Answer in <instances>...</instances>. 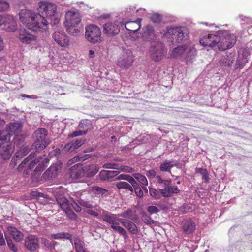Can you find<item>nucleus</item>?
<instances>
[{
	"label": "nucleus",
	"mask_w": 252,
	"mask_h": 252,
	"mask_svg": "<svg viewBox=\"0 0 252 252\" xmlns=\"http://www.w3.org/2000/svg\"><path fill=\"white\" fill-rule=\"evenodd\" d=\"M19 19L26 27L34 32L46 31L50 24L52 26L60 21L57 12V6L51 2L40 3L38 13L27 9H22L19 13Z\"/></svg>",
	"instance_id": "obj_1"
},
{
	"label": "nucleus",
	"mask_w": 252,
	"mask_h": 252,
	"mask_svg": "<svg viewBox=\"0 0 252 252\" xmlns=\"http://www.w3.org/2000/svg\"><path fill=\"white\" fill-rule=\"evenodd\" d=\"M5 121L0 118V137L3 141L10 142L12 136L20 134L23 125L20 122H10L3 127Z\"/></svg>",
	"instance_id": "obj_2"
},
{
	"label": "nucleus",
	"mask_w": 252,
	"mask_h": 252,
	"mask_svg": "<svg viewBox=\"0 0 252 252\" xmlns=\"http://www.w3.org/2000/svg\"><path fill=\"white\" fill-rule=\"evenodd\" d=\"M64 25L68 33L74 36L79 34L81 28V20L75 12L68 11L65 16Z\"/></svg>",
	"instance_id": "obj_3"
},
{
	"label": "nucleus",
	"mask_w": 252,
	"mask_h": 252,
	"mask_svg": "<svg viewBox=\"0 0 252 252\" xmlns=\"http://www.w3.org/2000/svg\"><path fill=\"white\" fill-rule=\"evenodd\" d=\"M217 33L219 38L217 46L220 51L229 49L236 43V36L228 31L219 30Z\"/></svg>",
	"instance_id": "obj_4"
},
{
	"label": "nucleus",
	"mask_w": 252,
	"mask_h": 252,
	"mask_svg": "<svg viewBox=\"0 0 252 252\" xmlns=\"http://www.w3.org/2000/svg\"><path fill=\"white\" fill-rule=\"evenodd\" d=\"M157 184L161 188L160 189L162 197L168 198L172 196L174 194L180 192V190L176 186H172L171 179H164L160 175L157 177Z\"/></svg>",
	"instance_id": "obj_5"
},
{
	"label": "nucleus",
	"mask_w": 252,
	"mask_h": 252,
	"mask_svg": "<svg viewBox=\"0 0 252 252\" xmlns=\"http://www.w3.org/2000/svg\"><path fill=\"white\" fill-rule=\"evenodd\" d=\"M167 49L161 41H154L149 47V56L153 61L159 62L166 55Z\"/></svg>",
	"instance_id": "obj_6"
},
{
	"label": "nucleus",
	"mask_w": 252,
	"mask_h": 252,
	"mask_svg": "<svg viewBox=\"0 0 252 252\" xmlns=\"http://www.w3.org/2000/svg\"><path fill=\"white\" fill-rule=\"evenodd\" d=\"M102 215L103 221L110 224L111 228L113 230L117 231L120 235H122L125 241L129 238L126 230L123 227L119 226V222L116 221V214L103 210Z\"/></svg>",
	"instance_id": "obj_7"
},
{
	"label": "nucleus",
	"mask_w": 252,
	"mask_h": 252,
	"mask_svg": "<svg viewBox=\"0 0 252 252\" xmlns=\"http://www.w3.org/2000/svg\"><path fill=\"white\" fill-rule=\"evenodd\" d=\"M85 36L86 40L92 44L99 43L103 40L100 29L94 24L87 25L85 27Z\"/></svg>",
	"instance_id": "obj_8"
},
{
	"label": "nucleus",
	"mask_w": 252,
	"mask_h": 252,
	"mask_svg": "<svg viewBox=\"0 0 252 252\" xmlns=\"http://www.w3.org/2000/svg\"><path fill=\"white\" fill-rule=\"evenodd\" d=\"M167 33L177 43L188 41L189 32L185 27H167Z\"/></svg>",
	"instance_id": "obj_9"
},
{
	"label": "nucleus",
	"mask_w": 252,
	"mask_h": 252,
	"mask_svg": "<svg viewBox=\"0 0 252 252\" xmlns=\"http://www.w3.org/2000/svg\"><path fill=\"white\" fill-rule=\"evenodd\" d=\"M134 62V56L130 49H125L123 54L118 60L117 65L121 68L127 69L132 65Z\"/></svg>",
	"instance_id": "obj_10"
},
{
	"label": "nucleus",
	"mask_w": 252,
	"mask_h": 252,
	"mask_svg": "<svg viewBox=\"0 0 252 252\" xmlns=\"http://www.w3.org/2000/svg\"><path fill=\"white\" fill-rule=\"evenodd\" d=\"M17 38L23 44H29L37 40L36 35L32 33L25 28H21L17 32Z\"/></svg>",
	"instance_id": "obj_11"
},
{
	"label": "nucleus",
	"mask_w": 252,
	"mask_h": 252,
	"mask_svg": "<svg viewBox=\"0 0 252 252\" xmlns=\"http://www.w3.org/2000/svg\"><path fill=\"white\" fill-rule=\"evenodd\" d=\"M24 246L28 250L35 252L39 248V238L35 235L29 234L24 239Z\"/></svg>",
	"instance_id": "obj_12"
},
{
	"label": "nucleus",
	"mask_w": 252,
	"mask_h": 252,
	"mask_svg": "<svg viewBox=\"0 0 252 252\" xmlns=\"http://www.w3.org/2000/svg\"><path fill=\"white\" fill-rule=\"evenodd\" d=\"M250 55V51L247 49H240L238 51V55L235 63V69H242L248 63Z\"/></svg>",
	"instance_id": "obj_13"
},
{
	"label": "nucleus",
	"mask_w": 252,
	"mask_h": 252,
	"mask_svg": "<svg viewBox=\"0 0 252 252\" xmlns=\"http://www.w3.org/2000/svg\"><path fill=\"white\" fill-rule=\"evenodd\" d=\"M13 152V148L11 143L2 142V144L0 146V161L9 160Z\"/></svg>",
	"instance_id": "obj_14"
},
{
	"label": "nucleus",
	"mask_w": 252,
	"mask_h": 252,
	"mask_svg": "<svg viewBox=\"0 0 252 252\" xmlns=\"http://www.w3.org/2000/svg\"><path fill=\"white\" fill-rule=\"evenodd\" d=\"M52 37L54 40L61 47H66L69 45V38L62 30L55 32Z\"/></svg>",
	"instance_id": "obj_15"
},
{
	"label": "nucleus",
	"mask_w": 252,
	"mask_h": 252,
	"mask_svg": "<svg viewBox=\"0 0 252 252\" xmlns=\"http://www.w3.org/2000/svg\"><path fill=\"white\" fill-rule=\"evenodd\" d=\"M218 34H209L203 36L200 39V43L203 47L213 48L218 43Z\"/></svg>",
	"instance_id": "obj_16"
},
{
	"label": "nucleus",
	"mask_w": 252,
	"mask_h": 252,
	"mask_svg": "<svg viewBox=\"0 0 252 252\" xmlns=\"http://www.w3.org/2000/svg\"><path fill=\"white\" fill-rule=\"evenodd\" d=\"M69 171L70 176L72 179H79L85 177L84 166L80 163L71 166Z\"/></svg>",
	"instance_id": "obj_17"
},
{
	"label": "nucleus",
	"mask_w": 252,
	"mask_h": 252,
	"mask_svg": "<svg viewBox=\"0 0 252 252\" xmlns=\"http://www.w3.org/2000/svg\"><path fill=\"white\" fill-rule=\"evenodd\" d=\"M142 38L145 41L150 42V44L154 41H157L156 35L154 28L150 25H148L144 29Z\"/></svg>",
	"instance_id": "obj_18"
},
{
	"label": "nucleus",
	"mask_w": 252,
	"mask_h": 252,
	"mask_svg": "<svg viewBox=\"0 0 252 252\" xmlns=\"http://www.w3.org/2000/svg\"><path fill=\"white\" fill-rule=\"evenodd\" d=\"M2 23L4 29L8 32H14L17 29V22L13 16L7 15L3 19Z\"/></svg>",
	"instance_id": "obj_19"
},
{
	"label": "nucleus",
	"mask_w": 252,
	"mask_h": 252,
	"mask_svg": "<svg viewBox=\"0 0 252 252\" xmlns=\"http://www.w3.org/2000/svg\"><path fill=\"white\" fill-rule=\"evenodd\" d=\"M236 53L232 51H227L225 55H223L220 60L221 65L231 68L234 61Z\"/></svg>",
	"instance_id": "obj_20"
},
{
	"label": "nucleus",
	"mask_w": 252,
	"mask_h": 252,
	"mask_svg": "<svg viewBox=\"0 0 252 252\" xmlns=\"http://www.w3.org/2000/svg\"><path fill=\"white\" fill-rule=\"evenodd\" d=\"M103 32L107 36H113L120 32L119 26L112 23H107L103 25Z\"/></svg>",
	"instance_id": "obj_21"
},
{
	"label": "nucleus",
	"mask_w": 252,
	"mask_h": 252,
	"mask_svg": "<svg viewBox=\"0 0 252 252\" xmlns=\"http://www.w3.org/2000/svg\"><path fill=\"white\" fill-rule=\"evenodd\" d=\"M86 140L82 138H77L75 140L65 144L64 149L67 152H73L83 145Z\"/></svg>",
	"instance_id": "obj_22"
},
{
	"label": "nucleus",
	"mask_w": 252,
	"mask_h": 252,
	"mask_svg": "<svg viewBox=\"0 0 252 252\" xmlns=\"http://www.w3.org/2000/svg\"><path fill=\"white\" fill-rule=\"evenodd\" d=\"M85 177L91 178L94 177L98 172L99 167L97 164H87L84 166Z\"/></svg>",
	"instance_id": "obj_23"
},
{
	"label": "nucleus",
	"mask_w": 252,
	"mask_h": 252,
	"mask_svg": "<svg viewBox=\"0 0 252 252\" xmlns=\"http://www.w3.org/2000/svg\"><path fill=\"white\" fill-rule=\"evenodd\" d=\"M33 143L32 146V150L35 151L36 152H39L44 150L50 144V140H38L33 139Z\"/></svg>",
	"instance_id": "obj_24"
},
{
	"label": "nucleus",
	"mask_w": 252,
	"mask_h": 252,
	"mask_svg": "<svg viewBox=\"0 0 252 252\" xmlns=\"http://www.w3.org/2000/svg\"><path fill=\"white\" fill-rule=\"evenodd\" d=\"M7 229L9 235L16 242H20L23 239V233L16 227L10 226L7 227Z\"/></svg>",
	"instance_id": "obj_25"
},
{
	"label": "nucleus",
	"mask_w": 252,
	"mask_h": 252,
	"mask_svg": "<svg viewBox=\"0 0 252 252\" xmlns=\"http://www.w3.org/2000/svg\"><path fill=\"white\" fill-rule=\"evenodd\" d=\"M174 161L173 160H164L160 163V165L159 166V170L161 172L171 173L172 168L174 166H176L178 168L177 165L176 163L174 164Z\"/></svg>",
	"instance_id": "obj_26"
},
{
	"label": "nucleus",
	"mask_w": 252,
	"mask_h": 252,
	"mask_svg": "<svg viewBox=\"0 0 252 252\" xmlns=\"http://www.w3.org/2000/svg\"><path fill=\"white\" fill-rule=\"evenodd\" d=\"M48 134L47 130L44 128H39L35 130L32 134V138L33 139L38 140H49L47 138Z\"/></svg>",
	"instance_id": "obj_27"
},
{
	"label": "nucleus",
	"mask_w": 252,
	"mask_h": 252,
	"mask_svg": "<svg viewBox=\"0 0 252 252\" xmlns=\"http://www.w3.org/2000/svg\"><path fill=\"white\" fill-rule=\"evenodd\" d=\"M183 229L184 233L187 235L191 234L194 231L196 225L195 222L191 220H186L183 224Z\"/></svg>",
	"instance_id": "obj_28"
},
{
	"label": "nucleus",
	"mask_w": 252,
	"mask_h": 252,
	"mask_svg": "<svg viewBox=\"0 0 252 252\" xmlns=\"http://www.w3.org/2000/svg\"><path fill=\"white\" fill-rule=\"evenodd\" d=\"M12 139H11V141L8 142V143H11L13 148L15 146L20 147L24 143L25 139V136L24 135L21 134V133L20 134L14 135L12 136Z\"/></svg>",
	"instance_id": "obj_29"
},
{
	"label": "nucleus",
	"mask_w": 252,
	"mask_h": 252,
	"mask_svg": "<svg viewBox=\"0 0 252 252\" xmlns=\"http://www.w3.org/2000/svg\"><path fill=\"white\" fill-rule=\"evenodd\" d=\"M92 155L90 154H78L75 156L68 162V164H71L75 162H83L92 157Z\"/></svg>",
	"instance_id": "obj_30"
},
{
	"label": "nucleus",
	"mask_w": 252,
	"mask_h": 252,
	"mask_svg": "<svg viewBox=\"0 0 252 252\" xmlns=\"http://www.w3.org/2000/svg\"><path fill=\"white\" fill-rule=\"evenodd\" d=\"M186 44H183L174 48L171 55L173 58H177L181 56L186 51Z\"/></svg>",
	"instance_id": "obj_31"
},
{
	"label": "nucleus",
	"mask_w": 252,
	"mask_h": 252,
	"mask_svg": "<svg viewBox=\"0 0 252 252\" xmlns=\"http://www.w3.org/2000/svg\"><path fill=\"white\" fill-rule=\"evenodd\" d=\"M58 170V168L56 165H51L43 174L44 178L49 179L54 177Z\"/></svg>",
	"instance_id": "obj_32"
},
{
	"label": "nucleus",
	"mask_w": 252,
	"mask_h": 252,
	"mask_svg": "<svg viewBox=\"0 0 252 252\" xmlns=\"http://www.w3.org/2000/svg\"><path fill=\"white\" fill-rule=\"evenodd\" d=\"M42 159L41 156H38L36 157L29 162L27 168L24 170V172L26 174H29L30 172Z\"/></svg>",
	"instance_id": "obj_33"
},
{
	"label": "nucleus",
	"mask_w": 252,
	"mask_h": 252,
	"mask_svg": "<svg viewBox=\"0 0 252 252\" xmlns=\"http://www.w3.org/2000/svg\"><path fill=\"white\" fill-rule=\"evenodd\" d=\"M186 44L187 47L185 51L186 52V57L189 60L192 59L195 56L196 50L192 45L189 44V41Z\"/></svg>",
	"instance_id": "obj_34"
},
{
	"label": "nucleus",
	"mask_w": 252,
	"mask_h": 252,
	"mask_svg": "<svg viewBox=\"0 0 252 252\" xmlns=\"http://www.w3.org/2000/svg\"><path fill=\"white\" fill-rule=\"evenodd\" d=\"M130 233L133 235H137L138 234V229L136 225L132 221L128 220L125 226Z\"/></svg>",
	"instance_id": "obj_35"
},
{
	"label": "nucleus",
	"mask_w": 252,
	"mask_h": 252,
	"mask_svg": "<svg viewBox=\"0 0 252 252\" xmlns=\"http://www.w3.org/2000/svg\"><path fill=\"white\" fill-rule=\"evenodd\" d=\"M35 156L34 152H31V154L26 157L20 163V164L18 167V169L19 170H22L24 168H26L27 166H28L29 162L31 161L32 158H33Z\"/></svg>",
	"instance_id": "obj_36"
},
{
	"label": "nucleus",
	"mask_w": 252,
	"mask_h": 252,
	"mask_svg": "<svg viewBox=\"0 0 252 252\" xmlns=\"http://www.w3.org/2000/svg\"><path fill=\"white\" fill-rule=\"evenodd\" d=\"M51 238L54 239H66L70 240L71 238V235L68 233L66 232H61L56 234H52L51 235Z\"/></svg>",
	"instance_id": "obj_37"
},
{
	"label": "nucleus",
	"mask_w": 252,
	"mask_h": 252,
	"mask_svg": "<svg viewBox=\"0 0 252 252\" xmlns=\"http://www.w3.org/2000/svg\"><path fill=\"white\" fill-rule=\"evenodd\" d=\"M84 243L80 239L74 240L75 249L77 252H87L84 247Z\"/></svg>",
	"instance_id": "obj_38"
},
{
	"label": "nucleus",
	"mask_w": 252,
	"mask_h": 252,
	"mask_svg": "<svg viewBox=\"0 0 252 252\" xmlns=\"http://www.w3.org/2000/svg\"><path fill=\"white\" fill-rule=\"evenodd\" d=\"M158 188L157 189L155 188L149 187V194L151 196L154 198L156 199H159L162 197V195L161 193L160 189Z\"/></svg>",
	"instance_id": "obj_39"
},
{
	"label": "nucleus",
	"mask_w": 252,
	"mask_h": 252,
	"mask_svg": "<svg viewBox=\"0 0 252 252\" xmlns=\"http://www.w3.org/2000/svg\"><path fill=\"white\" fill-rule=\"evenodd\" d=\"M132 176L140 184L144 186H147L148 185V182L145 176L140 173H133Z\"/></svg>",
	"instance_id": "obj_40"
},
{
	"label": "nucleus",
	"mask_w": 252,
	"mask_h": 252,
	"mask_svg": "<svg viewBox=\"0 0 252 252\" xmlns=\"http://www.w3.org/2000/svg\"><path fill=\"white\" fill-rule=\"evenodd\" d=\"M142 215V220L147 225H152L155 224V221L144 211L141 213Z\"/></svg>",
	"instance_id": "obj_41"
},
{
	"label": "nucleus",
	"mask_w": 252,
	"mask_h": 252,
	"mask_svg": "<svg viewBox=\"0 0 252 252\" xmlns=\"http://www.w3.org/2000/svg\"><path fill=\"white\" fill-rule=\"evenodd\" d=\"M47 167V165H45L44 163H41L40 161L38 163V165L36 167L33 171V175L34 176H39L40 175L41 173L45 170Z\"/></svg>",
	"instance_id": "obj_42"
},
{
	"label": "nucleus",
	"mask_w": 252,
	"mask_h": 252,
	"mask_svg": "<svg viewBox=\"0 0 252 252\" xmlns=\"http://www.w3.org/2000/svg\"><path fill=\"white\" fill-rule=\"evenodd\" d=\"M196 172L200 173L202 176V179L204 180L206 183L209 182V177L207 169L202 168H196Z\"/></svg>",
	"instance_id": "obj_43"
},
{
	"label": "nucleus",
	"mask_w": 252,
	"mask_h": 252,
	"mask_svg": "<svg viewBox=\"0 0 252 252\" xmlns=\"http://www.w3.org/2000/svg\"><path fill=\"white\" fill-rule=\"evenodd\" d=\"M93 189L95 192V193L100 195L102 196H106L109 192L108 190L98 186L94 187Z\"/></svg>",
	"instance_id": "obj_44"
},
{
	"label": "nucleus",
	"mask_w": 252,
	"mask_h": 252,
	"mask_svg": "<svg viewBox=\"0 0 252 252\" xmlns=\"http://www.w3.org/2000/svg\"><path fill=\"white\" fill-rule=\"evenodd\" d=\"M115 186L118 189H125L126 191H128L131 186L130 184L125 181L118 182L116 183Z\"/></svg>",
	"instance_id": "obj_45"
},
{
	"label": "nucleus",
	"mask_w": 252,
	"mask_h": 252,
	"mask_svg": "<svg viewBox=\"0 0 252 252\" xmlns=\"http://www.w3.org/2000/svg\"><path fill=\"white\" fill-rule=\"evenodd\" d=\"M5 234V239L7 242V245L9 247V248L13 252H17L18 251V249L17 247L14 244L13 241L11 240V239L9 237L7 236L6 233H4Z\"/></svg>",
	"instance_id": "obj_46"
},
{
	"label": "nucleus",
	"mask_w": 252,
	"mask_h": 252,
	"mask_svg": "<svg viewBox=\"0 0 252 252\" xmlns=\"http://www.w3.org/2000/svg\"><path fill=\"white\" fill-rule=\"evenodd\" d=\"M42 243L50 250H54L55 246L57 244L56 242H51L45 238H42Z\"/></svg>",
	"instance_id": "obj_47"
},
{
	"label": "nucleus",
	"mask_w": 252,
	"mask_h": 252,
	"mask_svg": "<svg viewBox=\"0 0 252 252\" xmlns=\"http://www.w3.org/2000/svg\"><path fill=\"white\" fill-rule=\"evenodd\" d=\"M30 194L32 196V199H36L39 197H42L46 199H48L49 198L48 195L44 194V193L38 192L36 190L32 191Z\"/></svg>",
	"instance_id": "obj_48"
},
{
	"label": "nucleus",
	"mask_w": 252,
	"mask_h": 252,
	"mask_svg": "<svg viewBox=\"0 0 252 252\" xmlns=\"http://www.w3.org/2000/svg\"><path fill=\"white\" fill-rule=\"evenodd\" d=\"M21 158V153L20 152H17L12 157L10 165L12 167H14L17 165V161L20 160Z\"/></svg>",
	"instance_id": "obj_49"
},
{
	"label": "nucleus",
	"mask_w": 252,
	"mask_h": 252,
	"mask_svg": "<svg viewBox=\"0 0 252 252\" xmlns=\"http://www.w3.org/2000/svg\"><path fill=\"white\" fill-rule=\"evenodd\" d=\"M162 16L158 13H154L151 17V21L156 24H159L162 21Z\"/></svg>",
	"instance_id": "obj_50"
},
{
	"label": "nucleus",
	"mask_w": 252,
	"mask_h": 252,
	"mask_svg": "<svg viewBox=\"0 0 252 252\" xmlns=\"http://www.w3.org/2000/svg\"><path fill=\"white\" fill-rule=\"evenodd\" d=\"M88 132V129L84 130H77L74 131L72 133L70 134L69 137H74L78 136H81L87 134Z\"/></svg>",
	"instance_id": "obj_51"
},
{
	"label": "nucleus",
	"mask_w": 252,
	"mask_h": 252,
	"mask_svg": "<svg viewBox=\"0 0 252 252\" xmlns=\"http://www.w3.org/2000/svg\"><path fill=\"white\" fill-rule=\"evenodd\" d=\"M99 176L101 180L106 181L110 180L109 174H108V170H102L100 172Z\"/></svg>",
	"instance_id": "obj_52"
},
{
	"label": "nucleus",
	"mask_w": 252,
	"mask_h": 252,
	"mask_svg": "<svg viewBox=\"0 0 252 252\" xmlns=\"http://www.w3.org/2000/svg\"><path fill=\"white\" fill-rule=\"evenodd\" d=\"M119 170H121L122 172L128 173H131L135 171L133 168L127 165L121 166L120 167H119Z\"/></svg>",
	"instance_id": "obj_53"
},
{
	"label": "nucleus",
	"mask_w": 252,
	"mask_h": 252,
	"mask_svg": "<svg viewBox=\"0 0 252 252\" xmlns=\"http://www.w3.org/2000/svg\"><path fill=\"white\" fill-rule=\"evenodd\" d=\"M78 203L81 206L88 208H92V205L87 201H85L81 198H79L77 200Z\"/></svg>",
	"instance_id": "obj_54"
},
{
	"label": "nucleus",
	"mask_w": 252,
	"mask_h": 252,
	"mask_svg": "<svg viewBox=\"0 0 252 252\" xmlns=\"http://www.w3.org/2000/svg\"><path fill=\"white\" fill-rule=\"evenodd\" d=\"M118 164L115 163H106L103 165V168L105 169H112L119 170Z\"/></svg>",
	"instance_id": "obj_55"
},
{
	"label": "nucleus",
	"mask_w": 252,
	"mask_h": 252,
	"mask_svg": "<svg viewBox=\"0 0 252 252\" xmlns=\"http://www.w3.org/2000/svg\"><path fill=\"white\" fill-rule=\"evenodd\" d=\"M147 211L150 214H157L160 212V210L156 206L150 205L147 208Z\"/></svg>",
	"instance_id": "obj_56"
},
{
	"label": "nucleus",
	"mask_w": 252,
	"mask_h": 252,
	"mask_svg": "<svg viewBox=\"0 0 252 252\" xmlns=\"http://www.w3.org/2000/svg\"><path fill=\"white\" fill-rule=\"evenodd\" d=\"M146 175L149 179H153L155 178L156 179V181H157V177L158 175H157V173L154 170L151 169L147 171L146 172Z\"/></svg>",
	"instance_id": "obj_57"
},
{
	"label": "nucleus",
	"mask_w": 252,
	"mask_h": 252,
	"mask_svg": "<svg viewBox=\"0 0 252 252\" xmlns=\"http://www.w3.org/2000/svg\"><path fill=\"white\" fill-rule=\"evenodd\" d=\"M9 4L6 1L0 0V12L6 11L9 8Z\"/></svg>",
	"instance_id": "obj_58"
},
{
	"label": "nucleus",
	"mask_w": 252,
	"mask_h": 252,
	"mask_svg": "<svg viewBox=\"0 0 252 252\" xmlns=\"http://www.w3.org/2000/svg\"><path fill=\"white\" fill-rule=\"evenodd\" d=\"M71 202H70L68 199H66V201H64L60 207L64 212H66L68 210L71 208Z\"/></svg>",
	"instance_id": "obj_59"
},
{
	"label": "nucleus",
	"mask_w": 252,
	"mask_h": 252,
	"mask_svg": "<svg viewBox=\"0 0 252 252\" xmlns=\"http://www.w3.org/2000/svg\"><path fill=\"white\" fill-rule=\"evenodd\" d=\"M141 20H142V19L141 18H137L135 22H132L130 23H131L132 24H137L138 25L139 27H138V28H137L136 29H135V30H129V29H128L127 28L126 25L125 27H126V30L130 31H132V32H133V33H136V32H138V31L139 30V29L141 27Z\"/></svg>",
	"instance_id": "obj_60"
},
{
	"label": "nucleus",
	"mask_w": 252,
	"mask_h": 252,
	"mask_svg": "<svg viewBox=\"0 0 252 252\" xmlns=\"http://www.w3.org/2000/svg\"><path fill=\"white\" fill-rule=\"evenodd\" d=\"M89 124L90 122L88 120H82L79 123L78 127L83 130L87 129V127Z\"/></svg>",
	"instance_id": "obj_61"
},
{
	"label": "nucleus",
	"mask_w": 252,
	"mask_h": 252,
	"mask_svg": "<svg viewBox=\"0 0 252 252\" xmlns=\"http://www.w3.org/2000/svg\"><path fill=\"white\" fill-rule=\"evenodd\" d=\"M133 213V211L131 209H128L125 212L122 213L120 214V216L125 218L130 219L132 214Z\"/></svg>",
	"instance_id": "obj_62"
},
{
	"label": "nucleus",
	"mask_w": 252,
	"mask_h": 252,
	"mask_svg": "<svg viewBox=\"0 0 252 252\" xmlns=\"http://www.w3.org/2000/svg\"><path fill=\"white\" fill-rule=\"evenodd\" d=\"M79 205L77 201L76 202L73 200V202L71 203V208H73L76 212H79L81 211V208Z\"/></svg>",
	"instance_id": "obj_63"
},
{
	"label": "nucleus",
	"mask_w": 252,
	"mask_h": 252,
	"mask_svg": "<svg viewBox=\"0 0 252 252\" xmlns=\"http://www.w3.org/2000/svg\"><path fill=\"white\" fill-rule=\"evenodd\" d=\"M136 195L139 198H142L144 196V192L142 188L140 187L134 190Z\"/></svg>",
	"instance_id": "obj_64"
}]
</instances>
